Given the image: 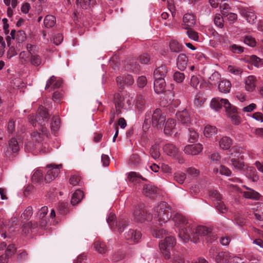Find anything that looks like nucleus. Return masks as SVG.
<instances>
[{"label":"nucleus","mask_w":263,"mask_h":263,"mask_svg":"<svg viewBox=\"0 0 263 263\" xmlns=\"http://www.w3.org/2000/svg\"><path fill=\"white\" fill-rule=\"evenodd\" d=\"M179 236L185 242L191 240L196 243L201 237H205L206 240L210 242H212L217 238L211 229L202 226L193 228V226L189 225L179 231Z\"/></svg>","instance_id":"1"},{"label":"nucleus","mask_w":263,"mask_h":263,"mask_svg":"<svg viewBox=\"0 0 263 263\" xmlns=\"http://www.w3.org/2000/svg\"><path fill=\"white\" fill-rule=\"evenodd\" d=\"M211 106L217 110L221 109L222 106L224 107L227 114L233 124L239 125L241 123V119L238 115L236 107L232 105L227 99L213 98Z\"/></svg>","instance_id":"2"},{"label":"nucleus","mask_w":263,"mask_h":263,"mask_svg":"<svg viewBox=\"0 0 263 263\" xmlns=\"http://www.w3.org/2000/svg\"><path fill=\"white\" fill-rule=\"evenodd\" d=\"M154 219L161 226L167 222L172 217L171 208L165 202H161L154 209Z\"/></svg>","instance_id":"3"},{"label":"nucleus","mask_w":263,"mask_h":263,"mask_svg":"<svg viewBox=\"0 0 263 263\" xmlns=\"http://www.w3.org/2000/svg\"><path fill=\"white\" fill-rule=\"evenodd\" d=\"M48 207L44 206L42 207L38 211V221L32 222V221L28 222L23 226V231L25 233H29V229H35L40 227L42 229H45L49 222V219L46 217L48 213Z\"/></svg>","instance_id":"4"},{"label":"nucleus","mask_w":263,"mask_h":263,"mask_svg":"<svg viewBox=\"0 0 263 263\" xmlns=\"http://www.w3.org/2000/svg\"><path fill=\"white\" fill-rule=\"evenodd\" d=\"M176 243L175 238L172 236H167L159 243L160 249L165 259L171 256L170 250L173 249Z\"/></svg>","instance_id":"5"},{"label":"nucleus","mask_w":263,"mask_h":263,"mask_svg":"<svg viewBox=\"0 0 263 263\" xmlns=\"http://www.w3.org/2000/svg\"><path fill=\"white\" fill-rule=\"evenodd\" d=\"M134 216L135 220L138 222H143L144 220L151 221L152 220L153 216L144 209V204H142L136 206L134 210Z\"/></svg>","instance_id":"6"},{"label":"nucleus","mask_w":263,"mask_h":263,"mask_svg":"<svg viewBox=\"0 0 263 263\" xmlns=\"http://www.w3.org/2000/svg\"><path fill=\"white\" fill-rule=\"evenodd\" d=\"M106 221L111 229L117 230L119 233L123 232L127 226L125 220H121L118 222L116 221V216L111 212L108 214Z\"/></svg>","instance_id":"7"},{"label":"nucleus","mask_w":263,"mask_h":263,"mask_svg":"<svg viewBox=\"0 0 263 263\" xmlns=\"http://www.w3.org/2000/svg\"><path fill=\"white\" fill-rule=\"evenodd\" d=\"M216 263H242L241 259L238 257H232L229 252H221L216 256Z\"/></svg>","instance_id":"8"},{"label":"nucleus","mask_w":263,"mask_h":263,"mask_svg":"<svg viewBox=\"0 0 263 263\" xmlns=\"http://www.w3.org/2000/svg\"><path fill=\"white\" fill-rule=\"evenodd\" d=\"M49 168L45 176V181L47 183L50 182L54 179L59 174L60 170L62 168V164L57 165L50 164L47 166Z\"/></svg>","instance_id":"9"},{"label":"nucleus","mask_w":263,"mask_h":263,"mask_svg":"<svg viewBox=\"0 0 263 263\" xmlns=\"http://www.w3.org/2000/svg\"><path fill=\"white\" fill-rule=\"evenodd\" d=\"M38 124H40L39 123ZM45 124L43 125L41 123V125L39 127V132H34L31 134V138L32 140L35 141L38 143L42 142L45 137H48L49 135V133L46 127L45 126Z\"/></svg>","instance_id":"10"},{"label":"nucleus","mask_w":263,"mask_h":263,"mask_svg":"<svg viewBox=\"0 0 263 263\" xmlns=\"http://www.w3.org/2000/svg\"><path fill=\"white\" fill-rule=\"evenodd\" d=\"M165 116L162 113L159 108H157L153 112L152 117V124L153 127L160 128L164 124Z\"/></svg>","instance_id":"11"},{"label":"nucleus","mask_w":263,"mask_h":263,"mask_svg":"<svg viewBox=\"0 0 263 263\" xmlns=\"http://www.w3.org/2000/svg\"><path fill=\"white\" fill-rule=\"evenodd\" d=\"M135 108L139 113L142 112L146 106V100L141 94L137 95L135 99Z\"/></svg>","instance_id":"12"},{"label":"nucleus","mask_w":263,"mask_h":263,"mask_svg":"<svg viewBox=\"0 0 263 263\" xmlns=\"http://www.w3.org/2000/svg\"><path fill=\"white\" fill-rule=\"evenodd\" d=\"M173 220L175 222V226L183 227V229L186 228L189 225L187 219L183 215L179 213H176L173 218ZM182 229L181 228L180 231Z\"/></svg>","instance_id":"13"},{"label":"nucleus","mask_w":263,"mask_h":263,"mask_svg":"<svg viewBox=\"0 0 263 263\" xmlns=\"http://www.w3.org/2000/svg\"><path fill=\"white\" fill-rule=\"evenodd\" d=\"M143 193L146 196L154 198L156 195L159 193V190L154 185L146 184L143 187Z\"/></svg>","instance_id":"14"},{"label":"nucleus","mask_w":263,"mask_h":263,"mask_svg":"<svg viewBox=\"0 0 263 263\" xmlns=\"http://www.w3.org/2000/svg\"><path fill=\"white\" fill-rule=\"evenodd\" d=\"M62 83V81L61 79L57 80L56 77L52 76L47 81L45 89L51 91L52 89L59 88L61 86Z\"/></svg>","instance_id":"15"},{"label":"nucleus","mask_w":263,"mask_h":263,"mask_svg":"<svg viewBox=\"0 0 263 263\" xmlns=\"http://www.w3.org/2000/svg\"><path fill=\"white\" fill-rule=\"evenodd\" d=\"M164 152L168 156L172 157H176L179 153L178 148L172 143L165 144L163 147Z\"/></svg>","instance_id":"16"},{"label":"nucleus","mask_w":263,"mask_h":263,"mask_svg":"<svg viewBox=\"0 0 263 263\" xmlns=\"http://www.w3.org/2000/svg\"><path fill=\"white\" fill-rule=\"evenodd\" d=\"M202 149V145L200 144H196L186 146L184 147V152L185 154L188 155H196L201 152Z\"/></svg>","instance_id":"17"},{"label":"nucleus","mask_w":263,"mask_h":263,"mask_svg":"<svg viewBox=\"0 0 263 263\" xmlns=\"http://www.w3.org/2000/svg\"><path fill=\"white\" fill-rule=\"evenodd\" d=\"M178 120L182 124L188 125L191 122V117L186 110L179 111L176 114Z\"/></svg>","instance_id":"18"},{"label":"nucleus","mask_w":263,"mask_h":263,"mask_svg":"<svg viewBox=\"0 0 263 263\" xmlns=\"http://www.w3.org/2000/svg\"><path fill=\"white\" fill-rule=\"evenodd\" d=\"M183 22L182 27L188 29L195 25L196 23L195 16L193 14L186 13L184 14L183 17Z\"/></svg>","instance_id":"19"},{"label":"nucleus","mask_w":263,"mask_h":263,"mask_svg":"<svg viewBox=\"0 0 263 263\" xmlns=\"http://www.w3.org/2000/svg\"><path fill=\"white\" fill-rule=\"evenodd\" d=\"M9 148L11 152L8 150L5 152V156L9 157L12 153H17L20 149V144L14 138H12L9 142Z\"/></svg>","instance_id":"20"},{"label":"nucleus","mask_w":263,"mask_h":263,"mask_svg":"<svg viewBox=\"0 0 263 263\" xmlns=\"http://www.w3.org/2000/svg\"><path fill=\"white\" fill-rule=\"evenodd\" d=\"M168 72L167 68L165 65H162L157 68L154 72L155 79H164Z\"/></svg>","instance_id":"21"},{"label":"nucleus","mask_w":263,"mask_h":263,"mask_svg":"<svg viewBox=\"0 0 263 263\" xmlns=\"http://www.w3.org/2000/svg\"><path fill=\"white\" fill-rule=\"evenodd\" d=\"M187 62L188 59L185 54H179L177 59V65L178 69L180 70H184L186 68Z\"/></svg>","instance_id":"22"},{"label":"nucleus","mask_w":263,"mask_h":263,"mask_svg":"<svg viewBox=\"0 0 263 263\" xmlns=\"http://www.w3.org/2000/svg\"><path fill=\"white\" fill-rule=\"evenodd\" d=\"M154 90L157 93L163 92L165 88V82L164 79H155Z\"/></svg>","instance_id":"23"},{"label":"nucleus","mask_w":263,"mask_h":263,"mask_svg":"<svg viewBox=\"0 0 263 263\" xmlns=\"http://www.w3.org/2000/svg\"><path fill=\"white\" fill-rule=\"evenodd\" d=\"M256 78L253 76H250L247 77L245 81L246 89L248 91H253L256 87Z\"/></svg>","instance_id":"24"},{"label":"nucleus","mask_w":263,"mask_h":263,"mask_svg":"<svg viewBox=\"0 0 263 263\" xmlns=\"http://www.w3.org/2000/svg\"><path fill=\"white\" fill-rule=\"evenodd\" d=\"M242 196L247 199H251L258 200L259 199L261 195L255 190L251 189L248 191L241 192Z\"/></svg>","instance_id":"25"},{"label":"nucleus","mask_w":263,"mask_h":263,"mask_svg":"<svg viewBox=\"0 0 263 263\" xmlns=\"http://www.w3.org/2000/svg\"><path fill=\"white\" fill-rule=\"evenodd\" d=\"M176 126V121L174 119H168L165 124L164 133L165 135H170Z\"/></svg>","instance_id":"26"},{"label":"nucleus","mask_w":263,"mask_h":263,"mask_svg":"<svg viewBox=\"0 0 263 263\" xmlns=\"http://www.w3.org/2000/svg\"><path fill=\"white\" fill-rule=\"evenodd\" d=\"M83 196L84 194L82 191L80 190H76L72 195L71 203L72 205L79 203L83 198Z\"/></svg>","instance_id":"27"},{"label":"nucleus","mask_w":263,"mask_h":263,"mask_svg":"<svg viewBox=\"0 0 263 263\" xmlns=\"http://www.w3.org/2000/svg\"><path fill=\"white\" fill-rule=\"evenodd\" d=\"M219 146L224 150H227L230 148L232 144V141L228 137H222L219 142Z\"/></svg>","instance_id":"28"},{"label":"nucleus","mask_w":263,"mask_h":263,"mask_svg":"<svg viewBox=\"0 0 263 263\" xmlns=\"http://www.w3.org/2000/svg\"><path fill=\"white\" fill-rule=\"evenodd\" d=\"M231 87V84L228 80L221 81L218 85L219 90L223 93L229 92Z\"/></svg>","instance_id":"29"},{"label":"nucleus","mask_w":263,"mask_h":263,"mask_svg":"<svg viewBox=\"0 0 263 263\" xmlns=\"http://www.w3.org/2000/svg\"><path fill=\"white\" fill-rule=\"evenodd\" d=\"M256 173V169L253 166H249L246 169V176L253 181H256L258 180V176Z\"/></svg>","instance_id":"30"},{"label":"nucleus","mask_w":263,"mask_h":263,"mask_svg":"<svg viewBox=\"0 0 263 263\" xmlns=\"http://www.w3.org/2000/svg\"><path fill=\"white\" fill-rule=\"evenodd\" d=\"M242 14L249 23L253 24L256 20V15L253 12L245 9L242 11Z\"/></svg>","instance_id":"31"},{"label":"nucleus","mask_w":263,"mask_h":263,"mask_svg":"<svg viewBox=\"0 0 263 263\" xmlns=\"http://www.w3.org/2000/svg\"><path fill=\"white\" fill-rule=\"evenodd\" d=\"M55 23V17L52 15H47L44 18V24L46 28H49L53 27Z\"/></svg>","instance_id":"32"},{"label":"nucleus","mask_w":263,"mask_h":263,"mask_svg":"<svg viewBox=\"0 0 263 263\" xmlns=\"http://www.w3.org/2000/svg\"><path fill=\"white\" fill-rule=\"evenodd\" d=\"M232 165L236 170L241 171L245 167L244 162L237 158H232L231 159Z\"/></svg>","instance_id":"33"},{"label":"nucleus","mask_w":263,"mask_h":263,"mask_svg":"<svg viewBox=\"0 0 263 263\" xmlns=\"http://www.w3.org/2000/svg\"><path fill=\"white\" fill-rule=\"evenodd\" d=\"M94 248L96 251L101 254H104L106 252V247L105 243L99 240H97L94 242Z\"/></svg>","instance_id":"34"},{"label":"nucleus","mask_w":263,"mask_h":263,"mask_svg":"<svg viewBox=\"0 0 263 263\" xmlns=\"http://www.w3.org/2000/svg\"><path fill=\"white\" fill-rule=\"evenodd\" d=\"M43 179V173L39 170H35L32 176V180L34 183H41Z\"/></svg>","instance_id":"35"},{"label":"nucleus","mask_w":263,"mask_h":263,"mask_svg":"<svg viewBox=\"0 0 263 263\" xmlns=\"http://www.w3.org/2000/svg\"><path fill=\"white\" fill-rule=\"evenodd\" d=\"M170 48L172 51L178 52L182 50V45L177 41L171 40L170 42Z\"/></svg>","instance_id":"36"},{"label":"nucleus","mask_w":263,"mask_h":263,"mask_svg":"<svg viewBox=\"0 0 263 263\" xmlns=\"http://www.w3.org/2000/svg\"><path fill=\"white\" fill-rule=\"evenodd\" d=\"M217 128L215 126L207 125L204 130V134L206 137H210L217 132Z\"/></svg>","instance_id":"37"},{"label":"nucleus","mask_w":263,"mask_h":263,"mask_svg":"<svg viewBox=\"0 0 263 263\" xmlns=\"http://www.w3.org/2000/svg\"><path fill=\"white\" fill-rule=\"evenodd\" d=\"M154 237L157 238H161L166 235V231L163 229H154L152 231Z\"/></svg>","instance_id":"38"},{"label":"nucleus","mask_w":263,"mask_h":263,"mask_svg":"<svg viewBox=\"0 0 263 263\" xmlns=\"http://www.w3.org/2000/svg\"><path fill=\"white\" fill-rule=\"evenodd\" d=\"M255 217L259 220H263V204L258 203L254 213Z\"/></svg>","instance_id":"39"},{"label":"nucleus","mask_w":263,"mask_h":263,"mask_svg":"<svg viewBox=\"0 0 263 263\" xmlns=\"http://www.w3.org/2000/svg\"><path fill=\"white\" fill-rule=\"evenodd\" d=\"M29 62L33 66H38L41 64L42 59L40 55L35 53L31 55Z\"/></svg>","instance_id":"40"},{"label":"nucleus","mask_w":263,"mask_h":263,"mask_svg":"<svg viewBox=\"0 0 263 263\" xmlns=\"http://www.w3.org/2000/svg\"><path fill=\"white\" fill-rule=\"evenodd\" d=\"M205 99L202 93L199 92L195 96L194 104L197 106H201L204 103Z\"/></svg>","instance_id":"41"},{"label":"nucleus","mask_w":263,"mask_h":263,"mask_svg":"<svg viewBox=\"0 0 263 263\" xmlns=\"http://www.w3.org/2000/svg\"><path fill=\"white\" fill-rule=\"evenodd\" d=\"M33 214V209L31 206H28L24 211L21 215V218L24 220H28L31 217Z\"/></svg>","instance_id":"42"},{"label":"nucleus","mask_w":263,"mask_h":263,"mask_svg":"<svg viewBox=\"0 0 263 263\" xmlns=\"http://www.w3.org/2000/svg\"><path fill=\"white\" fill-rule=\"evenodd\" d=\"M16 249L13 244L9 245L6 248L5 256L9 259L11 258L15 253Z\"/></svg>","instance_id":"43"},{"label":"nucleus","mask_w":263,"mask_h":263,"mask_svg":"<svg viewBox=\"0 0 263 263\" xmlns=\"http://www.w3.org/2000/svg\"><path fill=\"white\" fill-rule=\"evenodd\" d=\"M186 178V175L184 173H176L174 175V180L179 184L183 183Z\"/></svg>","instance_id":"44"},{"label":"nucleus","mask_w":263,"mask_h":263,"mask_svg":"<svg viewBox=\"0 0 263 263\" xmlns=\"http://www.w3.org/2000/svg\"><path fill=\"white\" fill-rule=\"evenodd\" d=\"M215 206L217 210L221 213L225 214L228 211V209L221 200L216 202Z\"/></svg>","instance_id":"45"},{"label":"nucleus","mask_w":263,"mask_h":263,"mask_svg":"<svg viewBox=\"0 0 263 263\" xmlns=\"http://www.w3.org/2000/svg\"><path fill=\"white\" fill-rule=\"evenodd\" d=\"M60 119L58 116L53 117L51 123V129L53 131H56L60 127Z\"/></svg>","instance_id":"46"},{"label":"nucleus","mask_w":263,"mask_h":263,"mask_svg":"<svg viewBox=\"0 0 263 263\" xmlns=\"http://www.w3.org/2000/svg\"><path fill=\"white\" fill-rule=\"evenodd\" d=\"M243 42L251 47H255L256 44L255 39L251 35H246L243 37Z\"/></svg>","instance_id":"47"},{"label":"nucleus","mask_w":263,"mask_h":263,"mask_svg":"<svg viewBox=\"0 0 263 263\" xmlns=\"http://www.w3.org/2000/svg\"><path fill=\"white\" fill-rule=\"evenodd\" d=\"M58 210L61 214H66L68 212L67 203L60 202L58 204Z\"/></svg>","instance_id":"48"},{"label":"nucleus","mask_w":263,"mask_h":263,"mask_svg":"<svg viewBox=\"0 0 263 263\" xmlns=\"http://www.w3.org/2000/svg\"><path fill=\"white\" fill-rule=\"evenodd\" d=\"M31 54L27 51H22L19 55L20 59L23 63H28L29 62Z\"/></svg>","instance_id":"49"},{"label":"nucleus","mask_w":263,"mask_h":263,"mask_svg":"<svg viewBox=\"0 0 263 263\" xmlns=\"http://www.w3.org/2000/svg\"><path fill=\"white\" fill-rule=\"evenodd\" d=\"M142 233L140 231L136 230L133 232V242L134 243L139 242L142 239Z\"/></svg>","instance_id":"50"},{"label":"nucleus","mask_w":263,"mask_h":263,"mask_svg":"<svg viewBox=\"0 0 263 263\" xmlns=\"http://www.w3.org/2000/svg\"><path fill=\"white\" fill-rule=\"evenodd\" d=\"M149 152L152 157L155 160L158 159L160 156V153L156 146H152Z\"/></svg>","instance_id":"51"},{"label":"nucleus","mask_w":263,"mask_h":263,"mask_svg":"<svg viewBox=\"0 0 263 263\" xmlns=\"http://www.w3.org/2000/svg\"><path fill=\"white\" fill-rule=\"evenodd\" d=\"M214 23L215 24L220 28H222L223 27V18L221 16V15L219 14H217L215 15L214 17Z\"/></svg>","instance_id":"52"},{"label":"nucleus","mask_w":263,"mask_h":263,"mask_svg":"<svg viewBox=\"0 0 263 263\" xmlns=\"http://www.w3.org/2000/svg\"><path fill=\"white\" fill-rule=\"evenodd\" d=\"M209 196L215 198L217 202L221 200L222 196L217 190H211L209 192Z\"/></svg>","instance_id":"53"},{"label":"nucleus","mask_w":263,"mask_h":263,"mask_svg":"<svg viewBox=\"0 0 263 263\" xmlns=\"http://www.w3.org/2000/svg\"><path fill=\"white\" fill-rule=\"evenodd\" d=\"M174 80L177 83H181L185 78L184 73L176 71L174 74Z\"/></svg>","instance_id":"54"},{"label":"nucleus","mask_w":263,"mask_h":263,"mask_svg":"<svg viewBox=\"0 0 263 263\" xmlns=\"http://www.w3.org/2000/svg\"><path fill=\"white\" fill-rule=\"evenodd\" d=\"M146 179L143 178L141 175L136 172H133V183H140L141 181H146Z\"/></svg>","instance_id":"55"},{"label":"nucleus","mask_w":263,"mask_h":263,"mask_svg":"<svg viewBox=\"0 0 263 263\" xmlns=\"http://www.w3.org/2000/svg\"><path fill=\"white\" fill-rule=\"evenodd\" d=\"M228 69L230 72L235 75H240L242 72V70L241 68L231 65L228 67Z\"/></svg>","instance_id":"56"},{"label":"nucleus","mask_w":263,"mask_h":263,"mask_svg":"<svg viewBox=\"0 0 263 263\" xmlns=\"http://www.w3.org/2000/svg\"><path fill=\"white\" fill-rule=\"evenodd\" d=\"M76 3L83 9H87L90 5V0H77Z\"/></svg>","instance_id":"57"},{"label":"nucleus","mask_w":263,"mask_h":263,"mask_svg":"<svg viewBox=\"0 0 263 263\" xmlns=\"http://www.w3.org/2000/svg\"><path fill=\"white\" fill-rule=\"evenodd\" d=\"M189 130L190 133L189 141L191 142H194L197 139L198 135L197 133L193 128H189Z\"/></svg>","instance_id":"58"},{"label":"nucleus","mask_w":263,"mask_h":263,"mask_svg":"<svg viewBox=\"0 0 263 263\" xmlns=\"http://www.w3.org/2000/svg\"><path fill=\"white\" fill-rule=\"evenodd\" d=\"M137 85L140 88L144 87L147 84V79L145 76H141L137 81Z\"/></svg>","instance_id":"59"},{"label":"nucleus","mask_w":263,"mask_h":263,"mask_svg":"<svg viewBox=\"0 0 263 263\" xmlns=\"http://www.w3.org/2000/svg\"><path fill=\"white\" fill-rule=\"evenodd\" d=\"M187 29V34L189 37L194 41H197L198 40V33L191 29H189V28Z\"/></svg>","instance_id":"60"},{"label":"nucleus","mask_w":263,"mask_h":263,"mask_svg":"<svg viewBox=\"0 0 263 263\" xmlns=\"http://www.w3.org/2000/svg\"><path fill=\"white\" fill-rule=\"evenodd\" d=\"M230 49L234 53H241L243 52V47L234 44L230 46Z\"/></svg>","instance_id":"61"},{"label":"nucleus","mask_w":263,"mask_h":263,"mask_svg":"<svg viewBox=\"0 0 263 263\" xmlns=\"http://www.w3.org/2000/svg\"><path fill=\"white\" fill-rule=\"evenodd\" d=\"M173 263H184V258L181 254H175L173 258Z\"/></svg>","instance_id":"62"},{"label":"nucleus","mask_w":263,"mask_h":263,"mask_svg":"<svg viewBox=\"0 0 263 263\" xmlns=\"http://www.w3.org/2000/svg\"><path fill=\"white\" fill-rule=\"evenodd\" d=\"M26 34L24 31H18L16 34V39L19 43L23 42L26 39Z\"/></svg>","instance_id":"63"},{"label":"nucleus","mask_w":263,"mask_h":263,"mask_svg":"<svg viewBox=\"0 0 263 263\" xmlns=\"http://www.w3.org/2000/svg\"><path fill=\"white\" fill-rule=\"evenodd\" d=\"M186 172L187 174L194 177L199 175L200 171L194 167H189L186 170Z\"/></svg>","instance_id":"64"}]
</instances>
